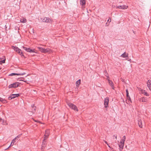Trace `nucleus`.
<instances>
[{"instance_id": "nucleus-1", "label": "nucleus", "mask_w": 151, "mask_h": 151, "mask_svg": "<svg viewBox=\"0 0 151 151\" xmlns=\"http://www.w3.org/2000/svg\"><path fill=\"white\" fill-rule=\"evenodd\" d=\"M50 133V131L49 129H47L45 131V134L44 135V139L43 140V142H42V147H41V149L42 150H43L44 149V147H45V142H46V141H45V140L47 139L48 138Z\"/></svg>"}, {"instance_id": "nucleus-2", "label": "nucleus", "mask_w": 151, "mask_h": 151, "mask_svg": "<svg viewBox=\"0 0 151 151\" xmlns=\"http://www.w3.org/2000/svg\"><path fill=\"white\" fill-rule=\"evenodd\" d=\"M67 104L69 107L71 109H73L75 111H78L77 107L75 105L70 102H68Z\"/></svg>"}, {"instance_id": "nucleus-3", "label": "nucleus", "mask_w": 151, "mask_h": 151, "mask_svg": "<svg viewBox=\"0 0 151 151\" xmlns=\"http://www.w3.org/2000/svg\"><path fill=\"white\" fill-rule=\"evenodd\" d=\"M41 19L42 22L46 23H50L52 22V20L48 17H44L41 18Z\"/></svg>"}, {"instance_id": "nucleus-4", "label": "nucleus", "mask_w": 151, "mask_h": 151, "mask_svg": "<svg viewBox=\"0 0 151 151\" xmlns=\"http://www.w3.org/2000/svg\"><path fill=\"white\" fill-rule=\"evenodd\" d=\"M19 85V83L18 82H15L11 84L8 86L9 88H16Z\"/></svg>"}, {"instance_id": "nucleus-5", "label": "nucleus", "mask_w": 151, "mask_h": 151, "mask_svg": "<svg viewBox=\"0 0 151 151\" xmlns=\"http://www.w3.org/2000/svg\"><path fill=\"white\" fill-rule=\"evenodd\" d=\"M12 48L21 55H22V50L18 47L14 46H12Z\"/></svg>"}, {"instance_id": "nucleus-6", "label": "nucleus", "mask_w": 151, "mask_h": 151, "mask_svg": "<svg viewBox=\"0 0 151 151\" xmlns=\"http://www.w3.org/2000/svg\"><path fill=\"white\" fill-rule=\"evenodd\" d=\"M19 95V94H12L8 97V99L9 100H10L12 99H13L16 97H18Z\"/></svg>"}, {"instance_id": "nucleus-7", "label": "nucleus", "mask_w": 151, "mask_h": 151, "mask_svg": "<svg viewBox=\"0 0 151 151\" xmlns=\"http://www.w3.org/2000/svg\"><path fill=\"white\" fill-rule=\"evenodd\" d=\"M109 102V98L108 97H107L104 100V107L106 108H107L108 107V103Z\"/></svg>"}, {"instance_id": "nucleus-8", "label": "nucleus", "mask_w": 151, "mask_h": 151, "mask_svg": "<svg viewBox=\"0 0 151 151\" xmlns=\"http://www.w3.org/2000/svg\"><path fill=\"white\" fill-rule=\"evenodd\" d=\"M128 7V6H127L124 5L117 6L116 8L119 9H127Z\"/></svg>"}, {"instance_id": "nucleus-9", "label": "nucleus", "mask_w": 151, "mask_h": 151, "mask_svg": "<svg viewBox=\"0 0 151 151\" xmlns=\"http://www.w3.org/2000/svg\"><path fill=\"white\" fill-rule=\"evenodd\" d=\"M139 100L140 102H146L147 101V98L145 97H143L139 98Z\"/></svg>"}, {"instance_id": "nucleus-10", "label": "nucleus", "mask_w": 151, "mask_h": 151, "mask_svg": "<svg viewBox=\"0 0 151 151\" xmlns=\"http://www.w3.org/2000/svg\"><path fill=\"white\" fill-rule=\"evenodd\" d=\"M107 79L109 84L111 87L112 89H114V84L113 82L111 81L110 80L109 78Z\"/></svg>"}, {"instance_id": "nucleus-11", "label": "nucleus", "mask_w": 151, "mask_h": 151, "mask_svg": "<svg viewBox=\"0 0 151 151\" xmlns=\"http://www.w3.org/2000/svg\"><path fill=\"white\" fill-rule=\"evenodd\" d=\"M26 73H25L24 72L23 73H12L10 74L9 75V76H12L15 75H23L24 74H25Z\"/></svg>"}, {"instance_id": "nucleus-12", "label": "nucleus", "mask_w": 151, "mask_h": 151, "mask_svg": "<svg viewBox=\"0 0 151 151\" xmlns=\"http://www.w3.org/2000/svg\"><path fill=\"white\" fill-rule=\"evenodd\" d=\"M147 86L150 90L151 91V81L148 80L147 82Z\"/></svg>"}, {"instance_id": "nucleus-13", "label": "nucleus", "mask_w": 151, "mask_h": 151, "mask_svg": "<svg viewBox=\"0 0 151 151\" xmlns=\"http://www.w3.org/2000/svg\"><path fill=\"white\" fill-rule=\"evenodd\" d=\"M44 53H50L52 52V50L49 48L45 49Z\"/></svg>"}, {"instance_id": "nucleus-14", "label": "nucleus", "mask_w": 151, "mask_h": 151, "mask_svg": "<svg viewBox=\"0 0 151 151\" xmlns=\"http://www.w3.org/2000/svg\"><path fill=\"white\" fill-rule=\"evenodd\" d=\"M124 143L120 142V143L119 145V147H120V150H122L123 149Z\"/></svg>"}, {"instance_id": "nucleus-15", "label": "nucleus", "mask_w": 151, "mask_h": 151, "mask_svg": "<svg viewBox=\"0 0 151 151\" xmlns=\"http://www.w3.org/2000/svg\"><path fill=\"white\" fill-rule=\"evenodd\" d=\"M37 48L41 52L44 53L45 52V48L40 47H37Z\"/></svg>"}, {"instance_id": "nucleus-16", "label": "nucleus", "mask_w": 151, "mask_h": 151, "mask_svg": "<svg viewBox=\"0 0 151 151\" xmlns=\"http://www.w3.org/2000/svg\"><path fill=\"white\" fill-rule=\"evenodd\" d=\"M81 80L79 79L76 82V85L77 87H79V85L81 84Z\"/></svg>"}, {"instance_id": "nucleus-17", "label": "nucleus", "mask_w": 151, "mask_h": 151, "mask_svg": "<svg viewBox=\"0 0 151 151\" xmlns=\"http://www.w3.org/2000/svg\"><path fill=\"white\" fill-rule=\"evenodd\" d=\"M0 101L4 103H7V101L5 99L0 97Z\"/></svg>"}, {"instance_id": "nucleus-18", "label": "nucleus", "mask_w": 151, "mask_h": 151, "mask_svg": "<svg viewBox=\"0 0 151 151\" xmlns=\"http://www.w3.org/2000/svg\"><path fill=\"white\" fill-rule=\"evenodd\" d=\"M32 112L34 113L35 111L36 107L34 104L32 105Z\"/></svg>"}, {"instance_id": "nucleus-19", "label": "nucleus", "mask_w": 151, "mask_h": 151, "mask_svg": "<svg viewBox=\"0 0 151 151\" xmlns=\"http://www.w3.org/2000/svg\"><path fill=\"white\" fill-rule=\"evenodd\" d=\"M80 4L82 5H84L86 4V1L85 0H80Z\"/></svg>"}, {"instance_id": "nucleus-20", "label": "nucleus", "mask_w": 151, "mask_h": 151, "mask_svg": "<svg viewBox=\"0 0 151 151\" xmlns=\"http://www.w3.org/2000/svg\"><path fill=\"white\" fill-rule=\"evenodd\" d=\"M128 55V54H126L125 52H124L121 55V56L123 58H125L127 57Z\"/></svg>"}, {"instance_id": "nucleus-21", "label": "nucleus", "mask_w": 151, "mask_h": 151, "mask_svg": "<svg viewBox=\"0 0 151 151\" xmlns=\"http://www.w3.org/2000/svg\"><path fill=\"white\" fill-rule=\"evenodd\" d=\"M138 124L139 127L140 128L142 127V121L141 120H139L138 121Z\"/></svg>"}, {"instance_id": "nucleus-22", "label": "nucleus", "mask_w": 151, "mask_h": 151, "mask_svg": "<svg viewBox=\"0 0 151 151\" xmlns=\"http://www.w3.org/2000/svg\"><path fill=\"white\" fill-rule=\"evenodd\" d=\"M27 52H35V49H30L29 48Z\"/></svg>"}, {"instance_id": "nucleus-23", "label": "nucleus", "mask_w": 151, "mask_h": 151, "mask_svg": "<svg viewBox=\"0 0 151 151\" xmlns=\"http://www.w3.org/2000/svg\"><path fill=\"white\" fill-rule=\"evenodd\" d=\"M126 140V137L125 136H124L123 137L121 141L120 142H122L123 143H124V142Z\"/></svg>"}, {"instance_id": "nucleus-24", "label": "nucleus", "mask_w": 151, "mask_h": 151, "mask_svg": "<svg viewBox=\"0 0 151 151\" xmlns=\"http://www.w3.org/2000/svg\"><path fill=\"white\" fill-rule=\"evenodd\" d=\"M142 93L146 96H149V94L145 90L142 91Z\"/></svg>"}, {"instance_id": "nucleus-25", "label": "nucleus", "mask_w": 151, "mask_h": 151, "mask_svg": "<svg viewBox=\"0 0 151 151\" xmlns=\"http://www.w3.org/2000/svg\"><path fill=\"white\" fill-rule=\"evenodd\" d=\"M27 21L26 19H25L23 18V19H21L20 22L22 23H25Z\"/></svg>"}, {"instance_id": "nucleus-26", "label": "nucleus", "mask_w": 151, "mask_h": 151, "mask_svg": "<svg viewBox=\"0 0 151 151\" xmlns=\"http://www.w3.org/2000/svg\"><path fill=\"white\" fill-rule=\"evenodd\" d=\"M104 73L106 74L105 75L107 77V78H109V76H108V75H107V72L106 71V70H105L104 71Z\"/></svg>"}, {"instance_id": "nucleus-27", "label": "nucleus", "mask_w": 151, "mask_h": 151, "mask_svg": "<svg viewBox=\"0 0 151 151\" xmlns=\"http://www.w3.org/2000/svg\"><path fill=\"white\" fill-rule=\"evenodd\" d=\"M23 47L24 50H25L27 52L28 51V50L29 48H27V47Z\"/></svg>"}, {"instance_id": "nucleus-28", "label": "nucleus", "mask_w": 151, "mask_h": 151, "mask_svg": "<svg viewBox=\"0 0 151 151\" xmlns=\"http://www.w3.org/2000/svg\"><path fill=\"white\" fill-rule=\"evenodd\" d=\"M109 147L110 148V151H115L114 150H113V148L110 147V146H109Z\"/></svg>"}, {"instance_id": "nucleus-29", "label": "nucleus", "mask_w": 151, "mask_h": 151, "mask_svg": "<svg viewBox=\"0 0 151 151\" xmlns=\"http://www.w3.org/2000/svg\"><path fill=\"white\" fill-rule=\"evenodd\" d=\"M15 140L14 139L12 140V143H13V144H14L15 142Z\"/></svg>"}, {"instance_id": "nucleus-30", "label": "nucleus", "mask_w": 151, "mask_h": 151, "mask_svg": "<svg viewBox=\"0 0 151 151\" xmlns=\"http://www.w3.org/2000/svg\"><path fill=\"white\" fill-rule=\"evenodd\" d=\"M127 99H128L129 101H131V98H130V96H129L127 97Z\"/></svg>"}, {"instance_id": "nucleus-31", "label": "nucleus", "mask_w": 151, "mask_h": 151, "mask_svg": "<svg viewBox=\"0 0 151 151\" xmlns=\"http://www.w3.org/2000/svg\"><path fill=\"white\" fill-rule=\"evenodd\" d=\"M14 144H13V143H12V142H11V143L10 145L7 148V149H6V150L7 149L9 148L11 146H12Z\"/></svg>"}, {"instance_id": "nucleus-32", "label": "nucleus", "mask_w": 151, "mask_h": 151, "mask_svg": "<svg viewBox=\"0 0 151 151\" xmlns=\"http://www.w3.org/2000/svg\"><path fill=\"white\" fill-rule=\"evenodd\" d=\"M22 135V134H19L17 136V137L18 138H19Z\"/></svg>"}, {"instance_id": "nucleus-33", "label": "nucleus", "mask_w": 151, "mask_h": 151, "mask_svg": "<svg viewBox=\"0 0 151 151\" xmlns=\"http://www.w3.org/2000/svg\"><path fill=\"white\" fill-rule=\"evenodd\" d=\"M5 60H3L1 61V62L2 63H5Z\"/></svg>"}, {"instance_id": "nucleus-34", "label": "nucleus", "mask_w": 151, "mask_h": 151, "mask_svg": "<svg viewBox=\"0 0 151 151\" xmlns=\"http://www.w3.org/2000/svg\"><path fill=\"white\" fill-rule=\"evenodd\" d=\"M104 142H105V143L106 144H107V145H108V146H109V144H108V143L106 141H104Z\"/></svg>"}, {"instance_id": "nucleus-35", "label": "nucleus", "mask_w": 151, "mask_h": 151, "mask_svg": "<svg viewBox=\"0 0 151 151\" xmlns=\"http://www.w3.org/2000/svg\"><path fill=\"white\" fill-rule=\"evenodd\" d=\"M126 94H127V93H129V92H128V89H127L126 90Z\"/></svg>"}, {"instance_id": "nucleus-36", "label": "nucleus", "mask_w": 151, "mask_h": 151, "mask_svg": "<svg viewBox=\"0 0 151 151\" xmlns=\"http://www.w3.org/2000/svg\"><path fill=\"white\" fill-rule=\"evenodd\" d=\"M113 137H114L116 139H117V136L115 135H114Z\"/></svg>"}, {"instance_id": "nucleus-37", "label": "nucleus", "mask_w": 151, "mask_h": 151, "mask_svg": "<svg viewBox=\"0 0 151 151\" xmlns=\"http://www.w3.org/2000/svg\"><path fill=\"white\" fill-rule=\"evenodd\" d=\"M108 22H111V19H109L108 20Z\"/></svg>"}, {"instance_id": "nucleus-38", "label": "nucleus", "mask_w": 151, "mask_h": 151, "mask_svg": "<svg viewBox=\"0 0 151 151\" xmlns=\"http://www.w3.org/2000/svg\"><path fill=\"white\" fill-rule=\"evenodd\" d=\"M127 94V97H128V96H129V93H127L126 94Z\"/></svg>"}, {"instance_id": "nucleus-39", "label": "nucleus", "mask_w": 151, "mask_h": 151, "mask_svg": "<svg viewBox=\"0 0 151 151\" xmlns=\"http://www.w3.org/2000/svg\"><path fill=\"white\" fill-rule=\"evenodd\" d=\"M18 138L17 137L14 139L15 140H16V139H18Z\"/></svg>"}, {"instance_id": "nucleus-40", "label": "nucleus", "mask_w": 151, "mask_h": 151, "mask_svg": "<svg viewBox=\"0 0 151 151\" xmlns=\"http://www.w3.org/2000/svg\"><path fill=\"white\" fill-rule=\"evenodd\" d=\"M0 120L1 122H2V121H3V120L0 118Z\"/></svg>"}, {"instance_id": "nucleus-41", "label": "nucleus", "mask_w": 151, "mask_h": 151, "mask_svg": "<svg viewBox=\"0 0 151 151\" xmlns=\"http://www.w3.org/2000/svg\"><path fill=\"white\" fill-rule=\"evenodd\" d=\"M1 69V68H0V70Z\"/></svg>"}, {"instance_id": "nucleus-42", "label": "nucleus", "mask_w": 151, "mask_h": 151, "mask_svg": "<svg viewBox=\"0 0 151 151\" xmlns=\"http://www.w3.org/2000/svg\"><path fill=\"white\" fill-rule=\"evenodd\" d=\"M18 151H20V150H19Z\"/></svg>"}]
</instances>
